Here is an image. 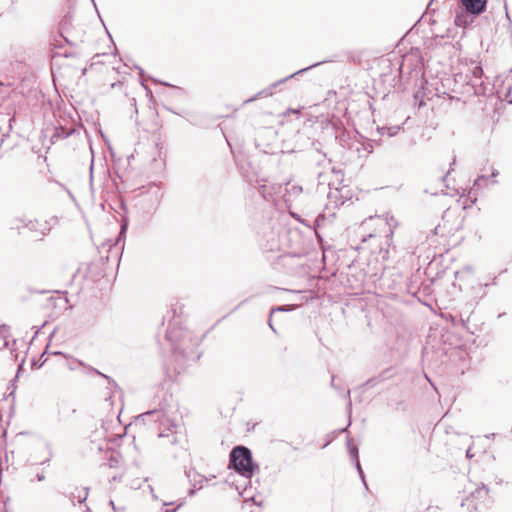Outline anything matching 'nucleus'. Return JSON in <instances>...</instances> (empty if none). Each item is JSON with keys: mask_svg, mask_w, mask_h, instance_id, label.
Returning a JSON list of instances; mask_svg holds the SVG:
<instances>
[{"mask_svg": "<svg viewBox=\"0 0 512 512\" xmlns=\"http://www.w3.org/2000/svg\"><path fill=\"white\" fill-rule=\"evenodd\" d=\"M165 337L170 342L176 358L181 357L185 361H196L200 358V354L194 351V348L199 346L201 339L190 330L178 326V322H170Z\"/></svg>", "mask_w": 512, "mask_h": 512, "instance_id": "1", "label": "nucleus"}, {"mask_svg": "<svg viewBox=\"0 0 512 512\" xmlns=\"http://www.w3.org/2000/svg\"><path fill=\"white\" fill-rule=\"evenodd\" d=\"M134 426L139 429H148L157 432L158 438H171V444L178 442L179 425L165 415L161 409L146 411L135 417Z\"/></svg>", "mask_w": 512, "mask_h": 512, "instance_id": "2", "label": "nucleus"}, {"mask_svg": "<svg viewBox=\"0 0 512 512\" xmlns=\"http://www.w3.org/2000/svg\"><path fill=\"white\" fill-rule=\"evenodd\" d=\"M229 468L246 479H251L254 472L259 470L258 464L253 461L251 450L242 445L236 446L230 451Z\"/></svg>", "mask_w": 512, "mask_h": 512, "instance_id": "3", "label": "nucleus"}, {"mask_svg": "<svg viewBox=\"0 0 512 512\" xmlns=\"http://www.w3.org/2000/svg\"><path fill=\"white\" fill-rule=\"evenodd\" d=\"M326 61H321V62H317V63H314L308 67H305V68H302V69H299L298 71L278 80V81H275L274 83H272L270 86L264 88L263 90L259 91L257 94H255L253 97L247 99L244 101V103H250V102H253L255 100H257L258 98H261V97H269V96H272L274 94V89L276 87H278L279 85L285 83L286 81H288L289 79H292L294 78L295 76L297 75H300V74H303L304 72L308 71V70H311L312 68H315L319 65H321L322 63H325Z\"/></svg>", "mask_w": 512, "mask_h": 512, "instance_id": "4", "label": "nucleus"}, {"mask_svg": "<svg viewBox=\"0 0 512 512\" xmlns=\"http://www.w3.org/2000/svg\"><path fill=\"white\" fill-rule=\"evenodd\" d=\"M488 0H460V9L467 14L479 16L486 11Z\"/></svg>", "mask_w": 512, "mask_h": 512, "instance_id": "5", "label": "nucleus"}, {"mask_svg": "<svg viewBox=\"0 0 512 512\" xmlns=\"http://www.w3.org/2000/svg\"><path fill=\"white\" fill-rule=\"evenodd\" d=\"M23 224V227L32 232H39L42 236L48 235L51 231V226L48 221L17 219Z\"/></svg>", "mask_w": 512, "mask_h": 512, "instance_id": "6", "label": "nucleus"}, {"mask_svg": "<svg viewBox=\"0 0 512 512\" xmlns=\"http://www.w3.org/2000/svg\"><path fill=\"white\" fill-rule=\"evenodd\" d=\"M467 85L471 87L474 95L476 96H489L493 94V87L489 82L481 80H475L467 82Z\"/></svg>", "mask_w": 512, "mask_h": 512, "instance_id": "7", "label": "nucleus"}, {"mask_svg": "<svg viewBox=\"0 0 512 512\" xmlns=\"http://www.w3.org/2000/svg\"><path fill=\"white\" fill-rule=\"evenodd\" d=\"M392 376V368H386L382 370L378 375L369 378L367 381L363 383L362 386L366 389H371L379 385L380 383L392 378Z\"/></svg>", "mask_w": 512, "mask_h": 512, "instance_id": "8", "label": "nucleus"}, {"mask_svg": "<svg viewBox=\"0 0 512 512\" xmlns=\"http://www.w3.org/2000/svg\"><path fill=\"white\" fill-rule=\"evenodd\" d=\"M475 16L467 14L463 9L457 12L454 19V24L458 27L466 28L472 24Z\"/></svg>", "mask_w": 512, "mask_h": 512, "instance_id": "9", "label": "nucleus"}, {"mask_svg": "<svg viewBox=\"0 0 512 512\" xmlns=\"http://www.w3.org/2000/svg\"><path fill=\"white\" fill-rule=\"evenodd\" d=\"M148 194L152 197L151 209H156L161 202L163 192L156 184H152L149 186Z\"/></svg>", "mask_w": 512, "mask_h": 512, "instance_id": "10", "label": "nucleus"}, {"mask_svg": "<svg viewBox=\"0 0 512 512\" xmlns=\"http://www.w3.org/2000/svg\"><path fill=\"white\" fill-rule=\"evenodd\" d=\"M74 132L73 128H66L63 126L55 127L54 133L51 136L52 141L54 142L56 139H66Z\"/></svg>", "mask_w": 512, "mask_h": 512, "instance_id": "11", "label": "nucleus"}, {"mask_svg": "<svg viewBox=\"0 0 512 512\" xmlns=\"http://www.w3.org/2000/svg\"><path fill=\"white\" fill-rule=\"evenodd\" d=\"M402 129L401 125L378 127L377 131L381 136L393 137Z\"/></svg>", "mask_w": 512, "mask_h": 512, "instance_id": "12", "label": "nucleus"}, {"mask_svg": "<svg viewBox=\"0 0 512 512\" xmlns=\"http://www.w3.org/2000/svg\"><path fill=\"white\" fill-rule=\"evenodd\" d=\"M347 449L350 454V457L353 461H356V459H359V451L357 445L354 444L353 440L351 438L347 439Z\"/></svg>", "mask_w": 512, "mask_h": 512, "instance_id": "13", "label": "nucleus"}, {"mask_svg": "<svg viewBox=\"0 0 512 512\" xmlns=\"http://www.w3.org/2000/svg\"><path fill=\"white\" fill-rule=\"evenodd\" d=\"M483 77V68L480 64H475V66L471 69V77H469L468 82L481 80Z\"/></svg>", "mask_w": 512, "mask_h": 512, "instance_id": "14", "label": "nucleus"}, {"mask_svg": "<svg viewBox=\"0 0 512 512\" xmlns=\"http://www.w3.org/2000/svg\"><path fill=\"white\" fill-rule=\"evenodd\" d=\"M488 492L489 489L487 488V486L482 484L480 487L476 488V490L471 493V496L476 500L483 499L488 495Z\"/></svg>", "mask_w": 512, "mask_h": 512, "instance_id": "15", "label": "nucleus"}, {"mask_svg": "<svg viewBox=\"0 0 512 512\" xmlns=\"http://www.w3.org/2000/svg\"><path fill=\"white\" fill-rule=\"evenodd\" d=\"M120 455L115 451L109 452L108 465L110 468H115L119 464Z\"/></svg>", "mask_w": 512, "mask_h": 512, "instance_id": "16", "label": "nucleus"}, {"mask_svg": "<svg viewBox=\"0 0 512 512\" xmlns=\"http://www.w3.org/2000/svg\"><path fill=\"white\" fill-rule=\"evenodd\" d=\"M451 232V229L450 230H447L446 231V227L445 225H437L433 230H432V235H441L442 237L445 236L446 234L450 233Z\"/></svg>", "mask_w": 512, "mask_h": 512, "instance_id": "17", "label": "nucleus"}, {"mask_svg": "<svg viewBox=\"0 0 512 512\" xmlns=\"http://www.w3.org/2000/svg\"><path fill=\"white\" fill-rule=\"evenodd\" d=\"M353 462H354V465H355V467H356V469H357V471L359 473V476H360L362 482L366 486L365 475H364V472H363V469L361 467L359 459H356V461H353Z\"/></svg>", "mask_w": 512, "mask_h": 512, "instance_id": "18", "label": "nucleus"}, {"mask_svg": "<svg viewBox=\"0 0 512 512\" xmlns=\"http://www.w3.org/2000/svg\"><path fill=\"white\" fill-rule=\"evenodd\" d=\"M353 462H354V465H355V467H356V469H357V471L359 473V476H360L362 482L366 486L365 475H364V472H363V469L361 467L359 459H356V461H353Z\"/></svg>", "mask_w": 512, "mask_h": 512, "instance_id": "19", "label": "nucleus"}, {"mask_svg": "<svg viewBox=\"0 0 512 512\" xmlns=\"http://www.w3.org/2000/svg\"><path fill=\"white\" fill-rule=\"evenodd\" d=\"M293 308L288 305L273 307L270 311V316L275 312L291 311Z\"/></svg>", "mask_w": 512, "mask_h": 512, "instance_id": "20", "label": "nucleus"}, {"mask_svg": "<svg viewBox=\"0 0 512 512\" xmlns=\"http://www.w3.org/2000/svg\"><path fill=\"white\" fill-rule=\"evenodd\" d=\"M93 371H94V373H96V374H98V375H100V376L104 377L105 379H107V380H108V383H109V384H111V385H113L115 388H117V387H118L117 383H116V382H115L111 377H109V376H107V375H105V374L101 373V372H100V371H98L97 369H94Z\"/></svg>", "mask_w": 512, "mask_h": 512, "instance_id": "21", "label": "nucleus"}, {"mask_svg": "<svg viewBox=\"0 0 512 512\" xmlns=\"http://www.w3.org/2000/svg\"><path fill=\"white\" fill-rule=\"evenodd\" d=\"M172 313V317L175 318L176 316H180L182 314V307L175 305L171 308V310L168 313Z\"/></svg>", "mask_w": 512, "mask_h": 512, "instance_id": "22", "label": "nucleus"}, {"mask_svg": "<svg viewBox=\"0 0 512 512\" xmlns=\"http://www.w3.org/2000/svg\"><path fill=\"white\" fill-rule=\"evenodd\" d=\"M487 181V177L484 175L478 176L474 181V186L480 187L482 183Z\"/></svg>", "mask_w": 512, "mask_h": 512, "instance_id": "23", "label": "nucleus"}, {"mask_svg": "<svg viewBox=\"0 0 512 512\" xmlns=\"http://www.w3.org/2000/svg\"><path fill=\"white\" fill-rule=\"evenodd\" d=\"M106 447H108V443L106 441H103L102 443L95 444V446L91 447L90 449H97L98 451H103Z\"/></svg>", "mask_w": 512, "mask_h": 512, "instance_id": "24", "label": "nucleus"}, {"mask_svg": "<svg viewBox=\"0 0 512 512\" xmlns=\"http://www.w3.org/2000/svg\"><path fill=\"white\" fill-rule=\"evenodd\" d=\"M127 228H128V222L126 220H123V223L121 224V228H120V232H119V237L125 235Z\"/></svg>", "mask_w": 512, "mask_h": 512, "instance_id": "25", "label": "nucleus"}, {"mask_svg": "<svg viewBox=\"0 0 512 512\" xmlns=\"http://www.w3.org/2000/svg\"><path fill=\"white\" fill-rule=\"evenodd\" d=\"M325 221V215L324 214H319L316 219H315V224L317 227H320L321 224Z\"/></svg>", "mask_w": 512, "mask_h": 512, "instance_id": "26", "label": "nucleus"}, {"mask_svg": "<svg viewBox=\"0 0 512 512\" xmlns=\"http://www.w3.org/2000/svg\"><path fill=\"white\" fill-rule=\"evenodd\" d=\"M469 318L463 319V317L460 318L459 322L461 323V326L467 330H469V327L467 326Z\"/></svg>", "mask_w": 512, "mask_h": 512, "instance_id": "27", "label": "nucleus"}, {"mask_svg": "<svg viewBox=\"0 0 512 512\" xmlns=\"http://www.w3.org/2000/svg\"><path fill=\"white\" fill-rule=\"evenodd\" d=\"M36 479H37L38 481H40V482H41V481H44V480H45V474H44V472L37 473V474H36Z\"/></svg>", "mask_w": 512, "mask_h": 512, "instance_id": "28", "label": "nucleus"}, {"mask_svg": "<svg viewBox=\"0 0 512 512\" xmlns=\"http://www.w3.org/2000/svg\"><path fill=\"white\" fill-rule=\"evenodd\" d=\"M184 504V502H181L178 504V506L175 509H165L163 512H176V510L181 507Z\"/></svg>", "mask_w": 512, "mask_h": 512, "instance_id": "29", "label": "nucleus"}, {"mask_svg": "<svg viewBox=\"0 0 512 512\" xmlns=\"http://www.w3.org/2000/svg\"><path fill=\"white\" fill-rule=\"evenodd\" d=\"M298 137H299V139H304V138H305V140H306L309 144H311V145H313V144H314L312 141H310V138L305 137L304 135H301V134H300Z\"/></svg>", "mask_w": 512, "mask_h": 512, "instance_id": "30", "label": "nucleus"}, {"mask_svg": "<svg viewBox=\"0 0 512 512\" xmlns=\"http://www.w3.org/2000/svg\"><path fill=\"white\" fill-rule=\"evenodd\" d=\"M466 457L471 459L473 457V454L471 453V447H469L466 451Z\"/></svg>", "mask_w": 512, "mask_h": 512, "instance_id": "31", "label": "nucleus"}, {"mask_svg": "<svg viewBox=\"0 0 512 512\" xmlns=\"http://www.w3.org/2000/svg\"><path fill=\"white\" fill-rule=\"evenodd\" d=\"M437 509H438V507L430 506V507L426 508L425 510H423L421 512H432L433 510H437Z\"/></svg>", "mask_w": 512, "mask_h": 512, "instance_id": "32", "label": "nucleus"}, {"mask_svg": "<svg viewBox=\"0 0 512 512\" xmlns=\"http://www.w3.org/2000/svg\"><path fill=\"white\" fill-rule=\"evenodd\" d=\"M7 345V341L5 340V338H3L2 336H0V347L1 346H6Z\"/></svg>", "mask_w": 512, "mask_h": 512, "instance_id": "33", "label": "nucleus"}, {"mask_svg": "<svg viewBox=\"0 0 512 512\" xmlns=\"http://www.w3.org/2000/svg\"><path fill=\"white\" fill-rule=\"evenodd\" d=\"M268 324H269V327L271 328V330H272L274 333H276V329L274 328V326H273V324H272L271 319H269Z\"/></svg>", "mask_w": 512, "mask_h": 512, "instance_id": "34", "label": "nucleus"}, {"mask_svg": "<svg viewBox=\"0 0 512 512\" xmlns=\"http://www.w3.org/2000/svg\"><path fill=\"white\" fill-rule=\"evenodd\" d=\"M194 472L193 470L185 471L186 476L191 481V473Z\"/></svg>", "mask_w": 512, "mask_h": 512, "instance_id": "35", "label": "nucleus"}, {"mask_svg": "<svg viewBox=\"0 0 512 512\" xmlns=\"http://www.w3.org/2000/svg\"><path fill=\"white\" fill-rule=\"evenodd\" d=\"M195 493H196V489H195V488H191V489H189V491H188V494H189L190 496H193Z\"/></svg>", "mask_w": 512, "mask_h": 512, "instance_id": "36", "label": "nucleus"}, {"mask_svg": "<svg viewBox=\"0 0 512 512\" xmlns=\"http://www.w3.org/2000/svg\"><path fill=\"white\" fill-rule=\"evenodd\" d=\"M498 174H499L498 170L493 169L491 177H496V176H498Z\"/></svg>", "mask_w": 512, "mask_h": 512, "instance_id": "37", "label": "nucleus"}, {"mask_svg": "<svg viewBox=\"0 0 512 512\" xmlns=\"http://www.w3.org/2000/svg\"><path fill=\"white\" fill-rule=\"evenodd\" d=\"M492 285H497L498 284V281H497V277H494L493 280H492Z\"/></svg>", "mask_w": 512, "mask_h": 512, "instance_id": "38", "label": "nucleus"}, {"mask_svg": "<svg viewBox=\"0 0 512 512\" xmlns=\"http://www.w3.org/2000/svg\"><path fill=\"white\" fill-rule=\"evenodd\" d=\"M334 380H335V377L332 376V380H331V386L334 387L335 389H337V387L335 386L334 384Z\"/></svg>", "mask_w": 512, "mask_h": 512, "instance_id": "39", "label": "nucleus"}, {"mask_svg": "<svg viewBox=\"0 0 512 512\" xmlns=\"http://www.w3.org/2000/svg\"><path fill=\"white\" fill-rule=\"evenodd\" d=\"M7 328H8V326H7V325H5V324H3L2 326H0V332H1L2 330L7 329Z\"/></svg>", "mask_w": 512, "mask_h": 512, "instance_id": "40", "label": "nucleus"}, {"mask_svg": "<svg viewBox=\"0 0 512 512\" xmlns=\"http://www.w3.org/2000/svg\"><path fill=\"white\" fill-rule=\"evenodd\" d=\"M87 498V493L85 494V496L83 498H80L79 499V503H82L83 501H85Z\"/></svg>", "mask_w": 512, "mask_h": 512, "instance_id": "41", "label": "nucleus"}, {"mask_svg": "<svg viewBox=\"0 0 512 512\" xmlns=\"http://www.w3.org/2000/svg\"><path fill=\"white\" fill-rule=\"evenodd\" d=\"M93 163L90 165V178L92 179Z\"/></svg>", "mask_w": 512, "mask_h": 512, "instance_id": "42", "label": "nucleus"}, {"mask_svg": "<svg viewBox=\"0 0 512 512\" xmlns=\"http://www.w3.org/2000/svg\"><path fill=\"white\" fill-rule=\"evenodd\" d=\"M292 189H293L294 191H297V190L301 191V190H302V188H301V187H297V186H293V187H292Z\"/></svg>", "mask_w": 512, "mask_h": 512, "instance_id": "43", "label": "nucleus"}, {"mask_svg": "<svg viewBox=\"0 0 512 512\" xmlns=\"http://www.w3.org/2000/svg\"><path fill=\"white\" fill-rule=\"evenodd\" d=\"M137 69L139 70V74L142 76L144 73L143 69L141 67H137Z\"/></svg>", "mask_w": 512, "mask_h": 512, "instance_id": "44", "label": "nucleus"}, {"mask_svg": "<svg viewBox=\"0 0 512 512\" xmlns=\"http://www.w3.org/2000/svg\"><path fill=\"white\" fill-rule=\"evenodd\" d=\"M109 504L113 508V510H115V505H114V502L112 500L109 502Z\"/></svg>", "mask_w": 512, "mask_h": 512, "instance_id": "45", "label": "nucleus"}, {"mask_svg": "<svg viewBox=\"0 0 512 512\" xmlns=\"http://www.w3.org/2000/svg\"><path fill=\"white\" fill-rule=\"evenodd\" d=\"M13 120H14V118L9 119V126H10V128H12V124L11 123H12Z\"/></svg>", "mask_w": 512, "mask_h": 512, "instance_id": "46", "label": "nucleus"}, {"mask_svg": "<svg viewBox=\"0 0 512 512\" xmlns=\"http://www.w3.org/2000/svg\"><path fill=\"white\" fill-rule=\"evenodd\" d=\"M63 38H64L65 42H67L68 44H71L67 38H65V37H63Z\"/></svg>", "mask_w": 512, "mask_h": 512, "instance_id": "47", "label": "nucleus"}, {"mask_svg": "<svg viewBox=\"0 0 512 512\" xmlns=\"http://www.w3.org/2000/svg\"><path fill=\"white\" fill-rule=\"evenodd\" d=\"M346 396L350 397V391L349 390L346 392Z\"/></svg>", "mask_w": 512, "mask_h": 512, "instance_id": "48", "label": "nucleus"}, {"mask_svg": "<svg viewBox=\"0 0 512 512\" xmlns=\"http://www.w3.org/2000/svg\"><path fill=\"white\" fill-rule=\"evenodd\" d=\"M455 162H456V157L454 156L452 164H455Z\"/></svg>", "mask_w": 512, "mask_h": 512, "instance_id": "49", "label": "nucleus"}, {"mask_svg": "<svg viewBox=\"0 0 512 512\" xmlns=\"http://www.w3.org/2000/svg\"><path fill=\"white\" fill-rule=\"evenodd\" d=\"M448 174H450V171H447V174L443 177V179H445Z\"/></svg>", "mask_w": 512, "mask_h": 512, "instance_id": "50", "label": "nucleus"}, {"mask_svg": "<svg viewBox=\"0 0 512 512\" xmlns=\"http://www.w3.org/2000/svg\"><path fill=\"white\" fill-rule=\"evenodd\" d=\"M49 462V459H46L45 461H43L41 464H44V463H47Z\"/></svg>", "mask_w": 512, "mask_h": 512, "instance_id": "51", "label": "nucleus"}, {"mask_svg": "<svg viewBox=\"0 0 512 512\" xmlns=\"http://www.w3.org/2000/svg\"><path fill=\"white\" fill-rule=\"evenodd\" d=\"M142 85L144 86V89H146L149 92L147 86H145L143 83H142Z\"/></svg>", "mask_w": 512, "mask_h": 512, "instance_id": "52", "label": "nucleus"}, {"mask_svg": "<svg viewBox=\"0 0 512 512\" xmlns=\"http://www.w3.org/2000/svg\"><path fill=\"white\" fill-rule=\"evenodd\" d=\"M348 407L349 408L351 407V400H349V402H348Z\"/></svg>", "mask_w": 512, "mask_h": 512, "instance_id": "53", "label": "nucleus"}, {"mask_svg": "<svg viewBox=\"0 0 512 512\" xmlns=\"http://www.w3.org/2000/svg\"><path fill=\"white\" fill-rule=\"evenodd\" d=\"M511 432H512V428H511Z\"/></svg>", "mask_w": 512, "mask_h": 512, "instance_id": "54", "label": "nucleus"}]
</instances>
